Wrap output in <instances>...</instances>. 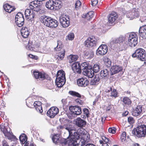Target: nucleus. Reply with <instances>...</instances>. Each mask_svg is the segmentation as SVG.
Returning <instances> with one entry per match:
<instances>
[{
  "mask_svg": "<svg viewBox=\"0 0 146 146\" xmlns=\"http://www.w3.org/2000/svg\"><path fill=\"white\" fill-rule=\"evenodd\" d=\"M142 111V106L138 105L135 108L133 109L132 114L134 116H137L141 114Z\"/></svg>",
  "mask_w": 146,
  "mask_h": 146,
  "instance_id": "6ab92c4d",
  "label": "nucleus"
},
{
  "mask_svg": "<svg viewBox=\"0 0 146 146\" xmlns=\"http://www.w3.org/2000/svg\"><path fill=\"white\" fill-rule=\"evenodd\" d=\"M19 140L22 144H25L24 146H28L29 143L27 141V138L25 134H22L19 137Z\"/></svg>",
  "mask_w": 146,
  "mask_h": 146,
  "instance_id": "b1692460",
  "label": "nucleus"
},
{
  "mask_svg": "<svg viewBox=\"0 0 146 146\" xmlns=\"http://www.w3.org/2000/svg\"><path fill=\"white\" fill-rule=\"evenodd\" d=\"M56 46H58V48L60 50H61L62 49V45H58V44Z\"/></svg>",
  "mask_w": 146,
  "mask_h": 146,
  "instance_id": "338daca9",
  "label": "nucleus"
},
{
  "mask_svg": "<svg viewBox=\"0 0 146 146\" xmlns=\"http://www.w3.org/2000/svg\"><path fill=\"white\" fill-rule=\"evenodd\" d=\"M1 145L2 146H9L8 143L5 140L2 141Z\"/></svg>",
  "mask_w": 146,
  "mask_h": 146,
  "instance_id": "13d9d810",
  "label": "nucleus"
},
{
  "mask_svg": "<svg viewBox=\"0 0 146 146\" xmlns=\"http://www.w3.org/2000/svg\"><path fill=\"white\" fill-rule=\"evenodd\" d=\"M15 21L17 25L21 27L24 24V19L23 15L21 13H18L15 16Z\"/></svg>",
  "mask_w": 146,
  "mask_h": 146,
  "instance_id": "6e6552de",
  "label": "nucleus"
},
{
  "mask_svg": "<svg viewBox=\"0 0 146 146\" xmlns=\"http://www.w3.org/2000/svg\"><path fill=\"white\" fill-rule=\"evenodd\" d=\"M76 125L78 127L82 128L84 127L86 123V122L82 119L80 117H78L76 119Z\"/></svg>",
  "mask_w": 146,
  "mask_h": 146,
  "instance_id": "412c9836",
  "label": "nucleus"
},
{
  "mask_svg": "<svg viewBox=\"0 0 146 146\" xmlns=\"http://www.w3.org/2000/svg\"><path fill=\"white\" fill-rule=\"evenodd\" d=\"M83 71L84 74L89 78H92L94 75V71L92 69L89 68Z\"/></svg>",
  "mask_w": 146,
  "mask_h": 146,
  "instance_id": "2f4dec72",
  "label": "nucleus"
},
{
  "mask_svg": "<svg viewBox=\"0 0 146 146\" xmlns=\"http://www.w3.org/2000/svg\"><path fill=\"white\" fill-rule=\"evenodd\" d=\"M127 16L130 19L132 20L134 18H136L138 17L139 15L137 12L135 11H132L127 13Z\"/></svg>",
  "mask_w": 146,
  "mask_h": 146,
  "instance_id": "7c9ffc66",
  "label": "nucleus"
},
{
  "mask_svg": "<svg viewBox=\"0 0 146 146\" xmlns=\"http://www.w3.org/2000/svg\"><path fill=\"white\" fill-rule=\"evenodd\" d=\"M82 67L81 69L84 70H86L88 68L89 64L87 62H85L81 64Z\"/></svg>",
  "mask_w": 146,
  "mask_h": 146,
  "instance_id": "37998d69",
  "label": "nucleus"
},
{
  "mask_svg": "<svg viewBox=\"0 0 146 146\" xmlns=\"http://www.w3.org/2000/svg\"><path fill=\"white\" fill-rule=\"evenodd\" d=\"M94 12L93 11H90L85 15L83 14L82 16L83 18L86 19L87 20L90 21L94 17Z\"/></svg>",
  "mask_w": 146,
  "mask_h": 146,
  "instance_id": "72a5a7b5",
  "label": "nucleus"
},
{
  "mask_svg": "<svg viewBox=\"0 0 146 146\" xmlns=\"http://www.w3.org/2000/svg\"><path fill=\"white\" fill-rule=\"evenodd\" d=\"M29 5L30 9L33 11L40 14H43L44 12L40 3L37 1L31 2L29 3Z\"/></svg>",
  "mask_w": 146,
  "mask_h": 146,
  "instance_id": "20e7f679",
  "label": "nucleus"
},
{
  "mask_svg": "<svg viewBox=\"0 0 146 146\" xmlns=\"http://www.w3.org/2000/svg\"><path fill=\"white\" fill-rule=\"evenodd\" d=\"M129 112L128 111H126L124 113H123V115L125 116H127Z\"/></svg>",
  "mask_w": 146,
  "mask_h": 146,
  "instance_id": "69168bd1",
  "label": "nucleus"
},
{
  "mask_svg": "<svg viewBox=\"0 0 146 146\" xmlns=\"http://www.w3.org/2000/svg\"><path fill=\"white\" fill-rule=\"evenodd\" d=\"M52 18L50 17L45 16L41 17L40 21L44 25L50 27Z\"/></svg>",
  "mask_w": 146,
  "mask_h": 146,
  "instance_id": "f3484780",
  "label": "nucleus"
},
{
  "mask_svg": "<svg viewBox=\"0 0 146 146\" xmlns=\"http://www.w3.org/2000/svg\"><path fill=\"white\" fill-rule=\"evenodd\" d=\"M102 139L103 140L102 141H104V142L105 143H108L109 141V139L108 138H106L104 136H102Z\"/></svg>",
  "mask_w": 146,
  "mask_h": 146,
  "instance_id": "6e6d98bb",
  "label": "nucleus"
},
{
  "mask_svg": "<svg viewBox=\"0 0 146 146\" xmlns=\"http://www.w3.org/2000/svg\"><path fill=\"white\" fill-rule=\"evenodd\" d=\"M116 129L114 127H110L108 129V132L110 133L114 134L116 132Z\"/></svg>",
  "mask_w": 146,
  "mask_h": 146,
  "instance_id": "de8ad7c7",
  "label": "nucleus"
},
{
  "mask_svg": "<svg viewBox=\"0 0 146 146\" xmlns=\"http://www.w3.org/2000/svg\"><path fill=\"white\" fill-rule=\"evenodd\" d=\"M68 93L70 95L74 97H76L79 98H81V95L79 93L74 91H69Z\"/></svg>",
  "mask_w": 146,
  "mask_h": 146,
  "instance_id": "79ce46f5",
  "label": "nucleus"
},
{
  "mask_svg": "<svg viewBox=\"0 0 146 146\" xmlns=\"http://www.w3.org/2000/svg\"><path fill=\"white\" fill-rule=\"evenodd\" d=\"M3 8L5 11L9 13L13 11L15 9V7L12 6L8 3L4 4Z\"/></svg>",
  "mask_w": 146,
  "mask_h": 146,
  "instance_id": "cd10ccee",
  "label": "nucleus"
},
{
  "mask_svg": "<svg viewBox=\"0 0 146 146\" xmlns=\"http://www.w3.org/2000/svg\"><path fill=\"white\" fill-rule=\"evenodd\" d=\"M60 22L62 26L64 28L68 27L70 24V19L66 15H63L60 17Z\"/></svg>",
  "mask_w": 146,
  "mask_h": 146,
  "instance_id": "9d476101",
  "label": "nucleus"
},
{
  "mask_svg": "<svg viewBox=\"0 0 146 146\" xmlns=\"http://www.w3.org/2000/svg\"><path fill=\"white\" fill-rule=\"evenodd\" d=\"M66 127H65L63 125H60L58 126L57 128L59 129H65V128Z\"/></svg>",
  "mask_w": 146,
  "mask_h": 146,
  "instance_id": "e2e57ef3",
  "label": "nucleus"
},
{
  "mask_svg": "<svg viewBox=\"0 0 146 146\" xmlns=\"http://www.w3.org/2000/svg\"><path fill=\"white\" fill-rule=\"evenodd\" d=\"M100 68L99 65L95 64L93 66V71L95 72H97L100 70Z\"/></svg>",
  "mask_w": 146,
  "mask_h": 146,
  "instance_id": "49530a36",
  "label": "nucleus"
},
{
  "mask_svg": "<svg viewBox=\"0 0 146 146\" xmlns=\"http://www.w3.org/2000/svg\"><path fill=\"white\" fill-rule=\"evenodd\" d=\"M59 112L58 109L56 107L50 108L47 111V115L51 118H54Z\"/></svg>",
  "mask_w": 146,
  "mask_h": 146,
  "instance_id": "ddd939ff",
  "label": "nucleus"
},
{
  "mask_svg": "<svg viewBox=\"0 0 146 146\" xmlns=\"http://www.w3.org/2000/svg\"><path fill=\"white\" fill-rule=\"evenodd\" d=\"M1 131L4 133L5 136L8 139L13 141H15L17 139L16 137L13 135L12 131L8 132L6 128H4L3 130H1Z\"/></svg>",
  "mask_w": 146,
  "mask_h": 146,
  "instance_id": "1a4fd4ad",
  "label": "nucleus"
},
{
  "mask_svg": "<svg viewBox=\"0 0 146 146\" xmlns=\"http://www.w3.org/2000/svg\"><path fill=\"white\" fill-rule=\"evenodd\" d=\"M100 80L98 76H96L90 82L91 85H94L97 84Z\"/></svg>",
  "mask_w": 146,
  "mask_h": 146,
  "instance_id": "a19ab883",
  "label": "nucleus"
},
{
  "mask_svg": "<svg viewBox=\"0 0 146 146\" xmlns=\"http://www.w3.org/2000/svg\"><path fill=\"white\" fill-rule=\"evenodd\" d=\"M72 69L74 72L80 74L81 67L80 64L78 62H74L72 65Z\"/></svg>",
  "mask_w": 146,
  "mask_h": 146,
  "instance_id": "a211bd4d",
  "label": "nucleus"
},
{
  "mask_svg": "<svg viewBox=\"0 0 146 146\" xmlns=\"http://www.w3.org/2000/svg\"><path fill=\"white\" fill-rule=\"evenodd\" d=\"M80 98H79L76 99L75 100V101L76 103H77L78 104L82 105L84 103V101L83 100H81Z\"/></svg>",
  "mask_w": 146,
  "mask_h": 146,
  "instance_id": "603ef678",
  "label": "nucleus"
},
{
  "mask_svg": "<svg viewBox=\"0 0 146 146\" xmlns=\"http://www.w3.org/2000/svg\"><path fill=\"white\" fill-rule=\"evenodd\" d=\"M54 1L53 0H49L46 2V7L48 9L53 10L54 9Z\"/></svg>",
  "mask_w": 146,
  "mask_h": 146,
  "instance_id": "e433bc0d",
  "label": "nucleus"
},
{
  "mask_svg": "<svg viewBox=\"0 0 146 146\" xmlns=\"http://www.w3.org/2000/svg\"><path fill=\"white\" fill-rule=\"evenodd\" d=\"M118 17L117 14L114 11H112L107 17L108 22L109 24H113L114 23Z\"/></svg>",
  "mask_w": 146,
  "mask_h": 146,
  "instance_id": "f8f14e48",
  "label": "nucleus"
},
{
  "mask_svg": "<svg viewBox=\"0 0 146 146\" xmlns=\"http://www.w3.org/2000/svg\"><path fill=\"white\" fill-rule=\"evenodd\" d=\"M84 56L89 59L92 58L94 56L93 52L90 49L85 50L84 52Z\"/></svg>",
  "mask_w": 146,
  "mask_h": 146,
  "instance_id": "473e14b6",
  "label": "nucleus"
},
{
  "mask_svg": "<svg viewBox=\"0 0 146 146\" xmlns=\"http://www.w3.org/2000/svg\"><path fill=\"white\" fill-rule=\"evenodd\" d=\"M128 121L130 124H133L135 122L134 119L131 116H129L128 117Z\"/></svg>",
  "mask_w": 146,
  "mask_h": 146,
  "instance_id": "864d4df0",
  "label": "nucleus"
},
{
  "mask_svg": "<svg viewBox=\"0 0 146 146\" xmlns=\"http://www.w3.org/2000/svg\"><path fill=\"white\" fill-rule=\"evenodd\" d=\"M25 13L26 18L30 20L33 19L35 16V13L33 12L31 13V11L29 9H26Z\"/></svg>",
  "mask_w": 146,
  "mask_h": 146,
  "instance_id": "5701e85b",
  "label": "nucleus"
},
{
  "mask_svg": "<svg viewBox=\"0 0 146 146\" xmlns=\"http://www.w3.org/2000/svg\"><path fill=\"white\" fill-rule=\"evenodd\" d=\"M28 56L30 58L32 59L35 60H37L38 59V57L37 56H34L31 54H29Z\"/></svg>",
  "mask_w": 146,
  "mask_h": 146,
  "instance_id": "052dcab7",
  "label": "nucleus"
},
{
  "mask_svg": "<svg viewBox=\"0 0 146 146\" xmlns=\"http://www.w3.org/2000/svg\"><path fill=\"white\" fill-rule=\"evenodd\" d=\"M108 50V47L106 45L102 44L97 49V55H103L107 53Z\"/></svg>",
  "mask_w": 146,
  "mask_h": 146,
  "instance_id": "4468645a",
  "label": "nucleus"
},
{
  "mask_svg": "<svg viewBox=\"0 0 146 146\" xmlns=\"http://www.w3.org/2000/svg\"><path fill=\"white\" fill-rule=\"evenodd\" d=\"M98 3V0H92L91 2V4L93 6H96Z\"/></svg>",
  "mask_w": 146,
  "mask_h": 146,
  "instance_id": "4d7b16f0",
  "label": "nucleus"
},
{
  "mask_svg": "<svg viewBox=\"0 0 146 146\" xmlns=\"http://www.w3.org/2000/svg\"><path fill=\"white\" fill-rule=\"evenodd\" d=\"M122 68L119 66H113L111 67V71L112 74L119 72L122 70Z\"/></svg>",
  "mask_w": 146,
  "mask_h": 146,
  "instance_id": "c85d7f7f",
  "label": "nucleus"
},
{
  "mask_svg": "<svg viewBox=\"0 0 146 146\" xmlns=\"http://www.w3.org/2000/svg\"><path fill=\"white\" fill-rule=\"evenodd\" d=\"M123 104L125 105H130L132 103V101L129 98L127 97H124L122 100Z\"/></svg>",
  "mask_w": 146,
  "mask_h": 146,
  "instance_id": "58836bf2",
  "label": "nucleus"
},
{
  "mask_svg": "<svg viewBox=\"0 0 146 146\" xmlns=\"http://www.w3.org/2000/svg\"><path fill=\"white\" fill-rule=\"evenodd\" d=\"M77 84L79 86L85 87L89 83V81L86 78H82L77 80Z\"/></svg>",
  "mask_w": 146,
  "mask_h": 146,
  "instance_id": "2eb2a0df",
  "label": "nucleus"
},
{
  "mask_svg": "<svg viewBox=\"0 0 146 146\" xmlns=\"http://www.w3.org/2000/svg\"><path fill=\"white\" fill-rule=\"evenodd\" d=\"M103 60L105 64L108 67H110L111 66V61L107 57H105L104 58Z\"/></svg>",
  "mask_w": 146,
  "mask_h": 146,
  "instance_id": "c03bdc74",
  "label": "nucleus"
},
{
  "mask_svg": "<svg viewBox=\"0 0 146 146\" xmlns=\"http://www.w3.org/2000/svg\"><path fill=\"white\" fill-rule=\"evenodd\" d=\"M34 77L37 79L40 80H43L46 78L47 75L44 72H40L38 71L35 70L33 72Z\"/></svg>",
  "mask_w": 146,
  "mask_h": 146,
  "instance_id": "9b49d317",
  "label": "nucleus"
},
{
  "mask_svg": "<svg viewBox=\"0 0 146 146\" xmlns=\"http://www.w3.org/2000/svg\"><path fill=\"white\" fill-rule=\"evenodd\" d=\"M126 138V133L125 132H123L121 134V139L122 141H124Z\"/></svg>",
  "mask_w": 146,
  "mask_h": 146,
  "instance_id": "8fccbe9b",
  "label": "nucleus"
},
{
  "mask_svg": "<svg viewBox=\"0 0 146 146\" xmlns=\"http://www.w3.org/2000/svg\"><path fill=\"white\" fill-rule=\"evenodd\" d=\"M50 22V27L55 28L58 26V23L56 20L52 18Z\"/></svg>",
  "mask_w": 146,
  "mask_h": 146,
  "instance_id": "ea45409f",
  "label": "nucleus"
},
{
  "mask_svg": "<svg viewBox=\"0 0 146 146\" xmlns=\"http://www.w3.org/2000/svg\"><path fill=\"white\" fill-rule=\"evenodd\" d=\"M33 42L32 41H31V40H29V41L28 42V44L29 45H32L33 44Z\"/></svg>",
  "mask_w": 146,
  "mask_h": 146,
  "instance_id": "774afa93",
  "label": "nucleus"
},
{
  "mask_svg": "<svg viewBox=\"0 0 146 146\" xmlns=\"http://www.w3.org/2000/svg\"><path fill=\"white\" fill-rule=\"evenodd\" d=\"M61 101L63 105L66 104L67 103V101L66 99H62Z\"/></svg>",
  "mask_w": 146,
  "mask_h": 146,
  "instance_id": "680f3d73",
  "label": "nucleus"
},
{
  "mask_svg": "<svg viewBox=\"0 0 146 146\" xmlns=\"http://www.w3.org/2000/svg\"><path fill=\"white\" fill-rule=\"evenodd\" d=\"M54 1V9H59L61 8L62 6V3L61 0H53Z\"/></svg>",
  "mask_w": 146,
  "mask_h": 146,
  "instance_id": "f704fd0d",
  "label": "nucleus"
},
{
  "mask_svg": "<svg viewBox=\"0 0 146 146\" xmlns=\"http://www.w3.org/2000/svg\"><path fill=\"white\" fill-rule=\"evenodd\" d=\"M99 142L100 144H102V146H109L108 143L104 142V141L102 140H100Z\"/></svg>",
  "mask_w": 146,
  "mask_h": 146,
  "instance_id": "bf43d9fd",
  "label": "nucleus"
},
{
  "mask_svg": "<svg viewBox=\"0 0 146 146\" xmlns=\"http://www.w3.org/2000/svg\"><path fill=\"white\" fill-rule=\"evenodd\" d=\"M81 5V2L79 1H77L75 4V8H78L80 7Z\"/></svg>",
  "mask_w": 146,
  "mask_h": 146,
  "instance_id": "5fc2aeb1",
  "label": "nucleus"
},
{
  "mask_svg": "<svg viewBox=\"0 0 146 146\" xmlns=\"http://www.w3.org/2000/svg\"><path fill=\"white\" fill-rule=\"evenodd\" d=\"M34 106L36 111L42 113L43 112V110L41 106L42 103L39 101H35L33 103Z\"/></svg>",
  "mask_w": 146,
  "mask_h": 146,
  "instance_id": "a878e982",
  "label": "nucleus"
},
{
  "mask_svg": "<svg viewBox=\"0 0 146 146\" xmlns=\"http://www.w3.org/2000/svg\"><path fill=\"white\" fill-rule=\"evenodd\" d=\"M74 37V35L73 33H70L66 36V39L69 40H72Z\"/></svg>",
  "mask_w": 146,
  "mask_h": 146,
  "instance_id": "a18cd8bd",
  "label": "nucleus"
},
{
  "mask_svg": "<svg viewBox=\"0 0 146 146\" xmlns=\"http://www.w3.org/2000/svg\"><path fill=\"white\" fill-rule=\"evenodd\" d=\"M78 57V56L77 55L70 54L68 57V59L69 62L70 63H71L76 61L77 60Z\"/></svg>",
  "mask_w": 146,
  "mask_h": 146,
  "instance_id": "c9c22d12",
  "label": "nucleus"
},
{
  "mask_svg": "<svg viewBox=\"0 0 146 146\" xmlns=\"http://www.w3.org/2000/svg\"><path fill=\"white\" fill-rule=\"evenodd\" d=\"M139 33L140 36L143 38H146V26H142L139 28Z\"/></svg>",
  "mask_w": 146,
  "mask_h": 146,
  "instance_id": "bb28decb",
  "label": "nucleus"
},
{
  "mask_svg": "<svg viewBox=\"0 0 146 146\" xmlns=\"http://www.w3.org/2000/svg\"><path fill=\"white\" fill-rule=\"evenodd\" d=\"M54 51L57 52H60V51H62V50H60L58 48V46H56V47L54 48Z\"/></svg>",
  "mask_w": 146,
  "mask_h": 146,
  "instance_id": "0e129e2a",
  "label": "nucleus"
},
{
  "mask_svg": "<svg viewBox=\"0 0 146 146\" xmlns=\"http://www.w3.org/2000/svg\"><path fill=\"white\" fill-rule=\"evenodd\" d=\"M134 136L138 138L145 137L146 135V125H138L132 130Z\"/></svg>",
  "mask_w": 146,
  "mask_h": 146,
  "instance_id": "f03ea898",
  "label": "nucleus"
},
{
  "mask_svg": "<svg viewBox=\"0 0 146 146\" xmlns=\"http://www.w3.org/2000/svg\"><path fill=\"white\" fill-rule=\"evenodd\" d=\"M109 72L106 69L102 70L100 72V76L102 78H105L108 76Z\"/></svg>",
  "mask_w": 146,
  "mask_h": 146,
  "instance_id": "4c0bfd02",
  "label": "nucleus"
},
{
  "mask_svg": "<svg viewBox=\"0 0 146 146\" xmlns=\"http://www.w3.org/2000/svg\"><path fill=\"white\" fill-rule=\"evenodd\" d=\"M83 112L84 115H86L87 118L89 117V111L88 110L87 108H84L83 109Z\"/></svg>",
  "mask_w": 146,
  "mask_h": 146,
  "instance_id": "09e8293b",
  "label": "nucleus"
},
{
  "mask_svg": "<svg viewBox=\"0 0 146 146\" xmlns=\"http://www.w3.org/2000/svg\"><path fill=\"white\" fill-rule=\"evenodd\" d=\"M30 32L29 29L26 27H23L21 30V33L24 38H27L30 35Z\"/></svg>",
  "mask_w": 146,
  "mask_h": 146,
  "instance_id": "4be33fe9",
  "label": "nucleus"
},
{
  "mask_svg": "<svg viewBox=\"0 0 146 146\" xmlns=\"http://www.w3.org/2000/svg\"><path fill=\"white\" fill-rule=\"evenodd\" d=\"M69 109L72 113L74 115H80L82 113V110L80 107L77 106H70L69 107Z\"/></svg>",
  "mask_w": 146,
  "mask_h": 146,
  "instance_id": "dca6fc26",
  "label": "nucleus"
},
{
  "mask_svg": "<svg viewBox=\"0 0 146 146\" xmlns=\"http://www.w3.org/2000/svg\"><path fill=\"white\" fill-rule=\"evenodd\" d=\"M66 82L65 73L63 70H58L56 74V83L58 87H62Z\"/></svg>",
  "mask_w": 146,
  "mask_h": 146,
  "instance_id": "7ed1b4c3",
  "label": "nucleus"
},
{
  "mask_svg": "<svg viewBox=\"0 0 146 146\" xmlns=\"http://www.w3.org/2000/svg\"><path fill=\"white\" fill-rule=\"evenodd\" d=\"M97 43V40L95 37L93 36L88 37L84 42L85 46L88 48L95 46Z\"/></svg>",
  "mask_w": 146,
  "mask_h": 146,
  "instance_id": "0eeeda50",
  "label": "nucleus"
},
{
  "mask_svg": "<svg viewBox=\"0 0 146 146\" xmlns=\"http://www.w3.org/2000/svg\"><path fill=\"white\" fill-rule=\"evenodd\" d=\"M137 36L136 33L132 32L131 33L128 38V43L131 47H134L137 43Z\"/></svg>",
  "mask_w": 146,
  "mask_h": 146,
  "instance_id": "423d86ee",
  "label": "nucleus"
},
{
  "mask_svg": "<svg viewBox=\"0 0 146 146\" xmlns=\"http://www.w3.org/2000/svg\"><path fill=\"white\" fill-rule=\"evenodd\" d=\"M125 40V37L122 36H120L119 37L112 40L111 43L112 44L118 43L120 44L123 43Z\"/></svg>",
  "mask_w": 146,
  "mask_h": 146,
  "instance_id": "393cba45",
  "label": "nucleus"
},
{
  "mask_svg": "<svg viewBox=\"0 0 146 146\" xmlns=\"http://www.w3.org/2000/svg\"><path fill=\"white\" fill-rule=\"evenodd\" d=\"M132 56L133 58H137L140 60L143 61L145 59V51L142 48H139L136 50L132 54Z\"/></svg>",
  "mask_w": 146,
  "mask_h": 146,
  "instance_id": "39448f33",
  "label": "nucleus"
},
{
  "mask_svg": "<svg viewBox=\"0 0 146 146\" xmlns=\"http://www.w3.org/2000/svg\"><path fill=\"white\" fill-rule=\"evenodd\" d=\"M65 129L69 132V136L67 139H63L62 140V143L65 145L68 144L70 146H78L77 141V140L80 138V133L78 132H73L74 130L71 127H70V125L66 127Z\"/></svg>",
  "mask_w": 146,
  "mask_h": 146,
  "instance_id": "f257e3e1",
  "label": "nucleus"
},
{
  "mask_svg": "<svg viewBox=\"0 0 146 146\" xmlns=\"http://www.w3.org/2000/svg\"><path fill=\"white\" fill-rule=\"evenodd\" d=\"M113 87H108V92H111L110 96L116 98L118 96V93L117 90L115 88H113Z\"/></svg>",
  "mask_w": 146,
  "mask_h": 146,
  "instance_id": "aec40b11",
  "label": "nucleus"
},
{
  "mask_svg": "<svg viewBox=\"0 0 146 146\" xmlns=\"http://www.w3.org/2000/svg\"><path fill=\"white\" fill-rule=\"evenodd\" d=\"M52 139L53 142L55 143H57L58 141V138L56 135H54L52 137Z\"/></svg>",
  "mask_w": 146,
  "mask_h": 146,
  "instance_id": "3c124183",
  "label": "nucleus"
},
{
  "mask_svg": "<svg viewBox=\"0 0 146 146\" xmlns=\"http://www.w3.org/2000/svg\"><path fill=\"white\" fill-rule=\"evenodd\" d=\"M65 52V51L64 50H62L60 52H57L55 55V58L58 60H63L64 57Z\"/></svg>",
  "mask_w": 146,
  "mask_h": 146,
  "instance_id": "c756f323",
  "label": "nucleus"
}]
</instances>
